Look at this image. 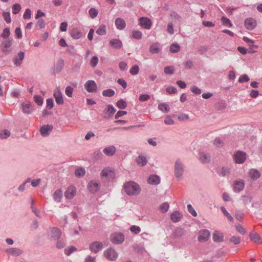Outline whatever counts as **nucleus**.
<instances>
[{
	"label": "nucleus",
	"instance_id": "1",
	"mask_svg": "<svg viewBox=\"0 0 262 262\" xmlns=\"http://www.w3.org/2000/svg\"><path fill=\"white\" fill-rule=\"evenodd\" d=\"M126 194L130 196L138 195L141 192L140 186L135 182L129 181L125 183L123 186Z\"/></svg>",
	"mask_w": 262,
	"mask_h": 262
},
{
	"label": "nucleus",
	"instance_id": "2",
	"mask_svg": "<svg viewBox=\"0 0 262 262\" xmlns=\"http://www.w3.org/2000/svg\"><path fill=\"white\" fill-rule=\"evenodd\" d=\"M103 255L107 259L111 261H115L118 257V253L112 248L106 249L103 252Z\"/></svg>",
	"mask_w": 262,
	"mask_h": 262
},
{
	"label": "nucleus",
	"instance_id": "3",
	"mask_svg": "<svg viewBox=\"0 0 262 262\" xmlns=\"http://www.w3.org/2000/svg\"><path fill=\"white\" fill-rule=\"evenodd\" d=\"M184 172V167L180 160H177L174 164V173L177 178H180Z\"/></svg>",
	"mask_w": 262,
	"mask_h": 262
},
{
	"label": "nucleus",
	"instance_id": "4",
	"mask_svg": "<svg viewBox=\"0 0 262 262\" xmlns=\"http://www.w3.org/2000/svg\"><path fill=\"white\" fill-rule=\"evenodd\" d=\"M110 239L113 244H119L124 241V236L121 233H114L111 234Z\"/></svg>",
	"mask_w": 262,
	"mask_h": 262
},
{
	"label": "nucleus",
	"instance_id": "5",
	"mask_svg": "<svg viewBox=\"0 0 262 262\" xmlns=\"http://www.w3.org/2000/svg\"><path fill=\"white\" fill-rule=\"evenodd\" d=\"M234 159L235 163L242 164L245 162L247 159V154L242 151H237L234 155Z\"/></svg>",
	"mask_w": 262,
	"mask_h": 262
},
{
	"label": "nucleus",
	"instance_id": "6",
	"mask_svg": "<svg viewBox=\"0 0 262 262\" xmlns=\"http://www.w3.org/2000/svg\"><path fill=\"white\" fill-rule=\"evenodd\" d=\"M210 232L207 229L200 230L198 233V239L200 242L207 241L210 237Z\"/></svg>",
	"mask_w": 262,
	"mask_h": 262
},
{
	"label": "nucleus",
	"instance_id": "7",
	"mask_svg": "<svg viewBox=\"0 0 262 262\" xmlns=\"http://www.w3.org/2000/svg\"><path fill=\"white\" fill-rule=\"evenodd\" d=\"M101 176L106 178L108 180H111L115 178V174L114 170L111 168H105L101 172Z\"/></svg>",
	"mask_w": 262,
	"mask_h": 262
},
{
	"label": "nucleus",
	"instance_id": "8",
	"mask_svg": "<svg viewBox=\"0 0 262 262\" xmlns=\"http://www.w3.org/2000/svg\"><path fill=\"white\" fill-rule=\"evenodd\" d=\"M139 25L144 29L149 30L150 29L152 23L151 20L146 17H141L139 19Z\"/></svg>",
	"mask_w": 262,
	"mask_h": 262
},
{
	"label": "nucleus",
	"instance_id": "9",
	"mask_svg": "<svg viewBox=\"0 0 262 262\" xmlns=\"http://www.w3.org/2000/svg\"><path fill=\"white\" fill-rule=\"evenodd\" d=\"M245 187V182L243 180L238 179L234 182L233 189L234 191L239 192L242 191Z\"/></svg>",
	"mask_w": 262,
	"mask_h": 262
},
{
	"label": "nucleus",
	"instance_id": "10",
	"mask_svg": "<svg viewBox=\"0 0 262 262\" xmlns=\"http://www.w3.org/2000/svg\"><path fill=\"white\" fill-rule=\"evenodd\" d=\"M84 88L89 93H93L97 91V85L94 80H88L84 84Z\"/></svg>",
	"mask_w": 262,
	"mask_h": 262
},
{
	"label": "nucleus",
	"instance_id": "11",
	"mask_svg": "<svg viewBox=\"0 0 262 262\" xmlns=\"http://www.w3.org/2000/svg\"><path fill=\"white\" fill-rule=\"evenodd\" d=\"M76 188L73 186H70L68 187L64 192V196L67 199H73L76 194Z\"/></svg>",
	"mask_w": 262,
	"mask_h": 262
},
{
	"label": "nucleus",
	"instance_id": "12",
	"mask_svg": "<svg viewBox=\"0 0 262 262\" xmlns=\"http://www.w3.org/2000/svg\"><path fill=\"white\" fill-rule=\"evenodd\" d=\"M103 245L101 242L96 241L92 242L89 245L90 250L93 253H96L102 249Z\"/></svg>",
	"mask_w": 262,
	"mask_h": 262
},
{
	"label": "nucleus",
	"instance_id": "13",
	"mask_svg": "<svg viewBox=\"0 0 262 262\" xmlns=\"http://www.w3.org/2000/svg\"><path fill=\"white\" fill-rule=\"evenodd\" d=\"M244 24L246 29L249 30L254 29L257 25L256 20L251 17L246 18L245 20Z\"/></svg>",
	"mask_w": 262,
	"mask_h": 262
},
{
	"label": "nucleus",
	"instance_id": "14",
	"mask_svg": "<svg viewBox=\"0 0 262 262\" xmlns=\"http://www.w3.org/2000/svg\"><path fill=\"white\" fill-rule=\"evenodd\" d=\"M88 189L92 193H95L99 190V183L95 181H91L88 184Z\"/></svg>",
	"mask_w": 262,
	"mask_h": 262
},
{
	"label": "nucleus",
	"instance_id": "15",
	"mask_svg": "<svg viewBox=\"0 0 262 262\" xmlns=\"http://www.w3.org/2000/svg\"><path fill=\"white\" fill-rule=\"evenodd\" d=\"M248 174L249 177L253 181H255L259 179L261 176V173L259 171L256 169L252 168L249 170Z\"/></svg>",
	"mask_w": 262,
	"mask_h": 262
},
{
	"label": "nucleus",
	"instance_id": "16",
	"mask_svg": "<svg viewBox=\"0 0 262 262\" xmlns=\"http://www.w3.org/2000/svg\"><path fill=\"white\" fill-rule=\"evenodd\" d=\"M160 178L156 174H151L149 176L147 182L150 185H157L160 183Z\"/></svg>",
	"mask_w": 262,
	"mask_h": 262
},
{
	"label": "nucleus",
	"instance_id": "17",
	"mask_svg": "<svg viewBox=\"0 0 262 262\" xmlns=\"http://www.w3.org/2000/svg\"><path fill=\"white\" fill-rule=\"evenodd\" d=\"M53 95L55 99L56 102L58 104H62L63 103L62 93L59 89L57 88L54 91Z\"/></svg>",
	"mask_w": 262,
	"mask_h": 262
},
{
	"label": "nucleus",
	"instance_id": "18",
	"mask_svg": "<svg viewBox=\"0 0 262 262\" xmlns=\"http://www.w3.org/2000/svg\"><path fill=\"white\" fill-rule=\"evenodd\" d=\"M22 111L25 114H30L33 110V105L29 102H23L21 104Z\"/></svg>",
	"mask_w": 262,
	"mask_h": 262
},
{
	"label": "nucleus",
	"instance_id": "19",
	"mask_svg": "<svg viewBox=\"0 0 262 262\" xmlns=\"http://www.w3.org/2000/svg\"><path fill=\"white\" fill-rule=\"evenodd\" d=\"M115 24L117 29L120 30H123L126 27V22L121 18H116Z\"/></svg>",
	"mask_w": 262,
	"mask_h": 262
},
{
	"label": "nucleus",
	"instance_id": "20",
	"mask_svg": "<svg viewBox=\"0 0 262 262\" xmlns=\"http://www.w3.org/2000/svg\"><path fill=\"white\" fill-rule=\"evenodd\" d=\"M183 215L178 211H175L171 213L170 215V219L171 221L174 223L179 222L182 219Z\"/></svg>",
	"mask_w": 262,
	"mask_h": 262
},
{
	"label": "nucleus",
	"instance_id": "21",
	"mask_svg": "<svg viewBox=\"0 0 262 262\" xmlns=\"http://www.w3.org/2000/svg\"><path fill=\"white\" fill-rule=\"evenodd\" d=\"M109 43L113 48L120 49L122 47V42L119 39H112L110 41Z\"/></svg>",
	"mask_w": 262,
	"mask_h": 262
},
{
	"label": "nucleus",
	"instance_id": "22",
	"mask_svg": "<svg viewBox=\"0 0 262 262\" xmlns=\"http://www.w3.org/2000/svg\"><path fill=\"white\" fill-rule=\"evenodd\" d=\"M116 151V148L114 146H110L105 147L103 150V153L107 156H113Z\"/></svg>",
	"mask_w": 262,
	"mask_h": 262
},
{
	"label": "nucleus",
	"instance_id": "23",
	"mask_svg": "<svg viewBox=\"0 0 262 262\" xmlns=\"http://www.w3.org/2000/svg\"><path fill=\"white\" fill-rule=\"evenodd\" d=\"M212 238L215 242H221L223 241V234L219 231H215L213 233Z\"/></svg>",
	"mask_w": 262,
	"mask_h": 262
},
{
	"label": "nucleus",
	"instance_id": "24",
	"mask_svg": "<svg viewBox=\"0 0 262 262\" xmlns=\"http://www.w3.org/2000/svg\"><path fill=\"white\" fill-rule=\"evenodd\" d=\"M62 192L60 189L55 190L53 193V199L57 203H60L62 198Z\"/></svg>",
	"mask_w": 262,
	"mask_h": 262
},
{
	"label": "nucleus",
	"instance_id": "25",
	"mask_svg": "<svg viewBox=\"0 0 262 262\" xmlns=\"http://www.w3.org/2000/svg\"><path fill=\"white\" fill-rule=\"evenodd\" d=\"M199 159L203 163H207L210 160V157L205 153L200 152L199 155Z\"/></svg>",
	"mask_w": 262,
	"mask_h": 262
},
{
	"label": "nucleus",
	"instance_id": "26",
	"mask_svg": "<svg viewBox=\"0 0 262 262\" xmlns=\"http://www.w3.org/2000/svg\"><path fill=\"white\" fill-rule=\"evenodd\" d=\"M70 34L72 38L76 39L80 38L82 36V33L77 28L73 29L71 31Z\"/></svg>",
	"mask_w": 262,
	"mask_h": 262
},
{
	"label": "nucleus",
	"instance_id": "27",
	"mask_svg": "<svg viewBox=\"0 0 262 262\" xmlns=\"http://www.w3.org/2000/svg\"><path fill=\"white\" fill-rule=\"evenodd\" d=\"M51 232L52 234V237L54 238H57V239L60 238L61 235V231L56 227L52 228L51 229Z\"/></svg>",
	"mask_w": 262,
	"mask_h": 262
},
{
	"label": "nucleus",
	"instance_id": "28",
	"mask_svg": "<svg viewBox=\"0 0 262 262\" xmlns=\"http://www.w3.org/2000/svg\"><path fill=\"white\" fill-rule=\"evenodd\" d=\"M250 239L256 244H260L261 243V240L259 235L255 232H252L250 234Z\"/></svg>",
	"mask_w": 262,
	"mask_h": 262
},
{
	"label": "nucleus",
	"instance_id": "29",
	"mask_svg": "<svg viewBox=\"0 0 262 262\" xmlns=\"http://www.w3.org/2000/svg\"><path fill=\"white\" fill-rule=\"evenodd\" d=\"M53 127L51 125L43 126L40 128V131L43 136L48 135L50 131L52 129Z\"/></svg>",
	"mask_w": 262,
	"mask_h": 262
},
{
	"label": "nucleus",
	"instance_id": "30",
	"mask_svg": "<svg viewBox=\"0 0 262 262\" xmlns=\"http://www.w3.org/2000/svg\"><path fill=\"white\" fill-rule=\"evenodd\" d=\"M12 45V41L10 40H7L3 43V48L2 51L4 53H8L10 52L9 49Z\"/></svg>",
	"mask_w": 262,
	"mask_h": 262
},
{
	"label": "nucleus",
	"instance_id": "31",
	"mask_svg": "<svg viewBox=\"0 0 262 262\" xmlns=\"http://www.w3.org/2000/svg\"><path fill=\"white\" fill-rule=\"evenodd\" d=\"M160 46L158 43H152L149 48V51L152 53H158L160 51Z\"/></svg>",
	"mask_w": 262,
	"mask_h": 262
},
{
	"label": "nucleus",
	"instance_id": "32",
	"mask_svg": "<svg viewBox=\"0 0 262 262\" xmlns=\"http://www.w3.org/2000/svg\"><path fill=\"white\" fill-rule=\"evenodd\" d=\"M147 160L143 156H139L136 159V162L138 165L140 166H144L147 163Z\"/></svg>",
	"mask_w": 262,
	"mask_h": 262
},
{
	"label": "nucleus",
	"instance_id": "33",
	"mask_svg": "<svg viewBox=\"0 0 262 262\" xmlns=\"http://www.w3.org/2000/svg\"><path fill=\"white\" fill-rule=\"evenodd\" d=\"M96 33L99 35H104L106 33V26L104 24H101L96 30Z\"/></svg>",
	"mask_w": 262,
	"mask_h": 262
},
{
	"label": "nucleus",
	"instance_id": "34",
	"mask_svg": "<svg viewBox=\"0 0 262 262\" xmlns=\"http://www.w3.org/2000/svg\"><path fill=\"white\" fill-rule=\"evenodd\" d=\"M25 56V54L23 52H20L17 55V57L14 60V63L16 66H19L21 63L22 60H23Z\"/></svg>",
	"mask_w": 262,
	"mask_h": 262
},
{
	"label": "nucleus",
	"instance_id": "35",
	"mask_svg": "<svg viewBox=\"0 0 262 262\" xmlns=\"http://www.w3.org/2000/svg\"><path fill=\"white\" fill-rule=\"evenodd\" d=\"M132 37L136 39H140L142 37V33L139 30H133L132 31Z\"/></svg>",
	"mask_w": 262,
	"mask_h": 262
},
{
	"label": "nucleus",
	"instance_id": "36",
	"mask_svg": "<svg viewBox=\"0 0 262 262\" xmlns=\"http://www.w3.org/2000/svg\"><path fill=\"white\" fill-rule=\"evenodd\" d=\"M158 108L164 113H167L170 110L169 105L166 103H160L158 105Z\"/></svg>",
	"mask_w": 262,
	"mask_h": 262
},
{
	"label": "nucleus",
	"instance_id": "37",
	"mask_svg": "<svg viewBox=\"0 0 262 262\" xmlns=\"http://www.w3.org/2000/svg\"><path fill=\"white\" fill-rule=\"evenodd\" d=\"M230 169L228 167H223L219 172V175L224 177L230 173Z\"/></svg>",
	"mask_w": 262,
	"mask_h": 262
},
{
	"label": "nucleus",
	"instance_id": "38",
	"mask_svg": "<svg viewBox=\"0 0 262 262\" xmlns=\"http://www.w3.org/2000/svg\"><path fill=\"white\" fill-rule=\"evenodd\" d=\"M75 174L77 177H83L85 174V170L83 168L80 167L75 170Z\"/></svg>",
	"mask_w": 262,
	"mask_h": 262
},
{
	"label": "nucleus",
	"instance_id": "39",
	"mask_svg": "<svg viewBox=\"0 0 262 262\" xmlns=\"http://www.w3.org/2000/svg\"><path fill=\"white\" fill-rule=\"evenodd\" d=\"M89 14L91 18L93 19L97 16L98 11L94 8H92L89 10Z\"/></svg>",
	"mask_w": 262,
	"mask_h": 262
},
{
	"label": "nucleus",
	"instance_id": "40",
	"mask_svg": "<svg viewBox=\"0 0 262 262\" xmlns=\"http://www.w3.org/2000/svg\"><path fill=\"white\" fill-rule=\"evenodd\" d=\"M10 136V132L7 129H3L0 132V138L6 139Z\"/></svg>",
	"mask_w": 262,
	"mask_h": 262
},
{
	"label": "nucleus",
	"instance_id": "41",
	"mask_svg": "<svg viewBox=\"0 0 262 262\" xmlns=\"http://www.w3.org/2000/svg\"><path fill=\"white\" fill-rule=\"evenodd\" d=\"M102 95L106 97H112L115 95V92L112 89H107L103 91Z\"/></svg>",
	"mask_w": 262,
	"mask_h": 262
},
{
	"label": "nucleus",
	"instance_id": "42",
	"mask_svg": "<svg viewBox=\"0 0 262 262\" xmlns=\"http://www.w3.org/2000/svg\"><path fill=\"white\" fill-rule=\"evenodd\" d=\"M76 248L74 246H72L64 249V253L67 255H70L71 254L76 251Z\"/></svg>",
	"mask_w": 262,
	"mask_h": 262
},
{
	"label": "nucleus",
	"instance_id": "43",
	"mask_svg": "<svg viewBox=\"0 0 262 262\" xmlns=\"http://www.w3.org/2000/svg\"><path fill=\"white\" fill-rule=\"evenodd\" d=\"M180 50V46L177 43H172L170 47V51L172 53L178 52Z\"/></svg>",
	"mask_w": 262,
	"mask_h": 262
},
{
	"label": "nucleus",
	"instance_id": "44",
	"mask_svg": "<svg viewBox=\"0 0 262 262\" xmlns=\"http://www.w3.org/2000/svg\"><path fill=\"white\" fill-rule=\"evenodd\" d=\"M221 210L223 212V214L225 216L227 217V218L231 222L233 221V218L232 216L228 212V211L226 210V208L224 207H221Z\"/></svg>",
	"mask_w": 262,
	"mask_h": 262
},
{
	"label": "nucleus",
	"instance_id": "45",
	"mask_svg": "<svg viewBox=\"0 0 262 262\" xmlns=\"http://www.w3.org/2000/svg\"><path fill=\"white\" fill-rule=\"evenodd\" d=\"M116 105L120 109H124L127 106V104L125 101L120 99L117 101Z\"/></svg>",
	"mask_w": 262,
	"mask_h": 262
},
{
	"label": "nucleus",
	"instance_id": "46",
	"mask_svg": "<svg viewBox=\"0 0 262 262\" xmlns=\"http://www.w3.org/2000/svg\"><path fill=\"white\" fill-rule=\"evenodd\" d=\"M169 207L168 203H164L160 206L159 210L161 212L165 213L168 211Z\"/></svg>",
	"mask_w": 262,
	"mask_h": 262
},
{
	"label": "nucleus",
	"instance_id": "47",
	"mask_svg": "<svg viewBox=\"0 0 262 262\" xmlns=\"http://www.w3.org/2000/svg\"><path fill=\"white\" fill-rule=\"evenodd\" d=\"M7 252L13 255H19L21 253L20 250L15 248L8 249L7 250Z\"/></svg>",
	"mask_w": 262,
	"mask_h": 262
},
{
	"label": "nucleus",
	"instance_id": "48",
	"mask_svg": "<svg viewBox=\"0 0 262 262\" xmlns=\"http://www.w3.org/2000/svg\"><path fill=\"white\" fill-rule=\"evenodd\" d=\"M139 71V68L137 65H134L129 70V73L133 75H135L138 74Z\"/></svg>",
	"mask_w": 262,
	"mask_h": 262
},
{
	"label": "nucleus",
	"instance_id": "49",
	"mask_svg": "<svg viewBox=\"0 0 262 262\" xmlns=\"http://www.w3.org/2000/svg\"><path fill=\"white\" fill-rule=\"evenodd\" d=\"M21 10V6L19 4H15L12 7V13L14 14L18 13Z\"/></svg>",
	"mask_w": 262,
	"mask_h": 262
},
{
	"label": "nucleus",
	"instance_id": "50",
	"mask_svg": "<svg viewBox=\"0 0 262 262\" xmlns=\"http://www.w3.org/2000/svg\"><path fill=\"white\" fill-rule=\"evenodd\" d=\"M73 88L70 86H68L66 87L65 90L66 94L69 97H72L73 95Z\"/></svg>",
	"mask_w": 262,
	"mask_h": 262
},
{
	"label": "nucleus",
	"instance_id": "51",
	"mask_svg": "<svg viewBox=\"0 0 262 262\" xmlns=\"http://www.w3.org/2000/svg\"><path fill=\"white\" fill-rule=\"evenodd\" d=\"M130 230L132 232L134 233L135 234H138L141 232V228L140 227L133 225L130 227Z\"/></svg>",
	"mask_w": 262,
	"mask_h": 262
},
{
	"label": "nucleus",
	"instance_id": "52",
	"mask_svg": "<svg viewBox=\"0 0 262 262\" xmlns=\"http://www.w3.org/2000/svg\"><path fill=\"white\" fill-rule=\"evenodd\" d=\"M221 20L224 25L228 26L229 27H231L232 26V24L228 18L223 16L222 17Z\"/></svg>",
	"mask_w": 262,
	"mask_h": 262
},
{
	"label": "nucleus",
	"instance_id": "53",
	"mask_svg": "<svg viewBox=\"0 0 262 262\" xmlns=\"http://www.w3.org/2000/svg\"><path fill=\"white\" fill-rule=\"evenodd\" d=\"M250 80L249 77L246 74L241 75L238 79V82L240 83H243L247 82Z\"/></svg>",
	"mask_w": 262,
	"mask_h": 262
},
{
	"label": "nucleus",
	"instance_id": "54",
	"mask_svg": "<svg viewBox=\"0 0 262 262\" xmlns=\"http://www.w3.org/2000/svg\"><path fill=\"white\" fill-rule=\"evenodd\" d=\"M187 209H188V211H189V212L190 214H191V215L192 216H193L194 217L197 216L196 212L195 211V210L193 209V208L190 204H189L187 205Z\"/></svg>",
	"mask_w": 262,
	"mask_h": 262
},
{
	"label": "nucleus",
	"instance_id": "55",
	"mask_svg": "<svg viewBox=\"0 0 262 262\" xmlns=\"http://www.w3.org/2000/svg\"><path fill=\"white\" fill-rule=\"evenodd\" d=\"M32 14L31 10L28 8L26 10L24 15H23V18L25 19H30L31 18V15Z\"/></svg>",
	"mask_w": 262,
	"mask_h": 262
},
{
	"label": "nucleus",
	"instance_id": "56",
	"mask_svg": "<svg viewBox=\"0 0 262 262\" xmlns=\"http://www.w3.org/2000/svg\"><path fill=\"white\" fill-rule=\"evenodd\" d=\"M164 71L167 74H172L174 71L172 67L167 66L164 68Z\"/></svg>",
	"mask_w": 262,
	"mask_h": 262
},
{
	"label": "nucleus",
	"instance_id": "57",
	"mask_svg": "<svg viewBox=\"0 0 262 262\" xmlns=\"http://www.w3.org/2000/svg\"><path fill=\"white\" fill-rule=\"evenodd\" d=\"M34 101L38 105H41L43 103L42 98L38 95L34 96Z\"/></svg>",
	"mask_w": 262,
	"mask_h": 262
},
{
	"label": "nucleus",
	"instance_id": "58",
	"mask_svg": "<svg viewBox=\"0 0 262 262\" xmlns=\"http://www.w3.org/2000/svg\"><path fill=\"white\" fill-rule=\"evenodd\" d=\"M98 62V58L96 56H94L91 60L90 64L93 67H95Z\"/></svg>",
	"mask_w": 262,
	"mask_h": 262
},
{
	"label": "nucleus",
	"instance_id": "59",
	"mask_svg": "<svg viewBox=\"0 0 262 262\" xmlns=\"http://www.w3.org/2000/svg\"><path fill=\"white\" fill-rule=\"evenodd\" d=\"M230 241L234 243L235 245H237L240 243L241 238L237 236H232L231 237Z\"/></svg>",
	"mask_w": 262,
	"mask_h": 262
},
{
	"label": "nucleus",
	"instance_id": "60",
	"mask_svg": "<svg viewBox=\"0 0 262 262\" xmlns=\"http://www.w3.org/2000/svg\"><path fill=\"white\" fill-rule=\"evenodd\" d=\"M164 123L167 125H171L174 123V121L169 116H167L165 118Z\"/></svg>",
	"mask_w": 262,
	"mask_h": 262
},
{
	"label": "nucleus",
	"instance_id": "61",
	"mask_svg": "<svg viewBox=\"0 0 262 262\" xmlns=\"http://www.w3.org/2000/svg\"><path fill=\"white\" fill-rule=\"evenodd\" d=\"M191 91L192 93L196 95H200L201 93V89L195 86H192L191 88Z\"/></svg>",
	"mask_w": 262,
	"mask_h": 262
},
{
	"label": "nucleus",
	"instance_id": "62",
	"mask_svg": "<svg viewBox=\"0 0 262 262\" xmlns=\"http://www.w3.org/2000/svg\"><path fill=\"white\" fill-rule=\"evenodd\" d=\"M10 34V29L8 28H5L3 31V33L1 35V36L4 38L8 37Z\"/></svg>",
	"mask_w": 262,
	"mask_h": 262
},
{
	"label": "nucleus",
	"instance_id": "63",
	"mask_svg": "<svg viewBox=\"0 0 262 262\" xmlns=\"http://www.w3.org/2000/svg\"><path fill=\"white\" fill-rule=\"evenodd\" d=\"M3 17L7 23H10L11 22L10 14L9 12H4L3 13Z\"/></svg>",
	"mask_w": 262,
	"mask_h": 262
},
{
	"label": "nucleus",
	"instance_id": "64",
	"mask_svg": "<svg viewBox=\"0 0 262 262\" xmlns=\"http://www.w3.org/2000/svg\"><path fill=\"white\" fill-rule=\"evenodd\" d=\"M149 99H150V96L148 94L141 95L139 98V100L140 101H145L148 100Z\"/></svg>",
	"mask_w": 262,
	"mask_h": 262
}]
</instances>
